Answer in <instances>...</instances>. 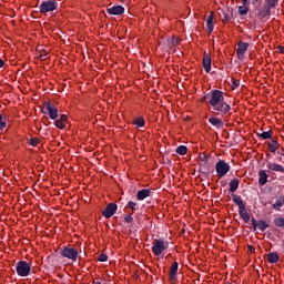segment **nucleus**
Masks as SVG:
<instances>
[{"instance_id":"obj_14","label":"nucleus","mask_w":284,"mask_h":284,"mask_svg":"<svg viewBox=\"0 0 284 284\" xmlns=\"http://www.w3.org/2000/svg\"><path fill=\"white\" fill-rule=\"evenodd\" d=\"M202 63H203V68H204L205 72L210 73V71L212 70V58L210 57V54L207 52H204Z\"/></svg>"},{"instance_id":"obj_19","label":"nucleus","mask_w":284,"mask_h":284,"mask_svg":"<svg viewBox=\"0 0 284 284\" xmlns=\"http://www.w3.org/2000/svg\"><path fill=\"white\" fill-rule=\"evenodd\" d=\"M267 183V171H258V185L263 187Z\"/></svg>"},{"instance_id":"obj_51","label":"nucleus","mask_w":284,"mask_h":284,"mask_svg":"<svg viewBox=\"0 0 284 284\" xmlns=\"http://www.w3.org/2000/svg\"><path fill=\"white\" fill-rule=\"evenodd\" d=\"M114 219V221H119V217H113Z\"/></svg>"},{"instance_id":"obj_6","label":"nucleus","mask_w":284,"mask_h":284,"mask_svg":"<svg viewBox=\"0 0 284 284\" xmlns=\"http://www.w3.org/2000/svg\"><path fill=\"white\" fill-rule=\"evenodd\" d=\"M16 271H17L18 276L26 277V276L30 275L31 267L28 262L20 261V262H18V264L16 266Z\"/></svg>"},{"instance_id":"obj_12","label":"nucleus","mask_w":284,"mask_h":284,"mask_svg":"<svg viewBox=\"0 0 284 284\" xmlns=\"http://www.w3.org/2000/svg\"><path fill=\"white\" fill-rule=\"evenodd\" d=\"M232 201L235 203V205H237L240 210V214H247V212L245 211V203H243V200L241 199V196L233 194Z\"/></svg>"},{"instance_id":"obj_29","label":"nucleus","mask_w":284,"mask_h":284,"mask_svg":"<svg viewBox=\"0 0 284 284\" xmlns=\"http://www.w3.org/2000/svg\"><path fill=\"white\" fill-rule=\"evenodd\" d=\"M132 221H134V219L132 215L128 214L121 217L120 224L125 225V223H132Z\"/></svg>"},{"instance_id":"obj_35","label":"nucleus","mask_w":284,"mask_h":284,"mask_svg":"<svg viewBox=\"0 0 284 284\" xmlns=\"http://www.w3.org/2000/svg\"><path fill=\"white\" fill-rule=\"evenodd\" d=\"M6 125H8L6 118L0 114V130H6Z\"/></svg>"},{"instance_id":"obj_4","label":"nucleus","mask_w":284,"mask_h":284,"mask_svg":"<svg viewBox=\"0 0 284 284\" xmlns=\"http://www.w3.org/2000/svg\"><path fill=\"white\" fill-rule=\"evenodd\" d=\"M59 8V2L57 0L42 1L39 9L41 14H47V12H54Z\"/></svg>"},{"instance_id":"obj_34","label":"nucleus","mask_w":284,"mask_h":284,"mask_svg":"<svg viewBox=\"0 0 284 284\" xmlns=\"http://www.w3.org/2000/svg\"><path fill=\"white\" fill-rule=\"evenodd\" d=\"M39 143H41V139H39V138H31L29 140V145H32L33 148H37V145H39Z\"/></svg>"},{"instance_id":"obj_44","label":"nucleus","mask_w":284,"mask_h":284,"mask_svg":"<svg viewBox=\"0 0 284 284\" xmlns=\"http://www.w3.org/2000/svg\"><path fill=\"white\" fill-rule=\"evenodd\" d=\"M3 65H6V61H3V59L0 58V69L3 68Z\"/></svg>"},{"instance_id":"obj_40","label":"nucleus","mask_w":284,"mask_h":284,"mask_svg":"<svg viewBox=\"0 0 284 284\" xmlns=\"http://www.w3.org/2000/svg\"><path fill=\"white\" fill-rule=\"evenodd\" d=\"M200 161H202V163H207V155L205 153L200 154Z\"/></svg>"},{"instance_id":"obj_16","label":"nucleus","mask_w":284,"mask_h":284,"mask_svg":"<svg viewBox=\"0 0 284 284\" xmlns=\"http://www.w3.org/2000/svg\"><path fill=\"white\" fill-rule=\"evenodd\" d=\"M116 210H119L116 203H109L102 211V214H116Z\"/></svg>"},{"instance_id":"obj_26","label":"nucleus","mask_w":284,"mask_h":284,"mask_svg":"<svg viewBox=\"0 0 284 284\" xmlns=\"http://www.w3.org/2000/svg\"><path fill=\"white\" fill-rule=\"evenodd\" d=\"M180 41L176 37H172L168 39V45L169 48H176L179 45Z\"/></svg>"},{"instance_id":"obj_47","label":"nucleus","mask_w":284,"mask_h":284,"mask_svg":"<svg viewBox=\"0 0 284 284\" xmlns=\"http://www.w3.org/2000/svg\"><path fill=\"white\" fill-rule=\"evenodd\" d=\"M281 54H284V47H280Z\"/></svg>"},{"instance_id":"obj_9","label":"nucleus","mask_w":284,"mask_h":284,"mask_svg":"<svg viewBox=\"0 0 284 284\" xmlns=\"http://www.w3.org/2000/svg\"><path fill=\"white\" fill-rule=\"evenodd\" d=\"M250 48V43L240 41L237 43V49H236V57L240 59V61H243L245 59V53L247 52V49Z\"/></svg>"},{"instance_id":"obj_31","label":"nucleus","mask_w":284,"mask_h":284,"mask_svg":"<svg viewBox=\"0 0 284 284\" xmlns=\"http://www.w3.org/2000/svg\"><path fill=\"white\" fill-rule=\"evenodd\" d=\"M274 225L276 227H284V217L283 216L275 217Z\"/></svg>"},{"instance_id":"obj_28","label":"nucleus","mask_w":284,"mask_h":284,"mask_svg":"<svg viewBox=\"0 0 284 284\" xmlns=\"http://www.w3.org/2000/svg\"><path fill=\"white\" fill-rule=\"evenodd\" d=\"M126 207L129 210H132V212H136L139 210V203H136L134 201H129L126 204Z\"/></svg>"},{"instance_id":"obj_15","label":"nucleus","mask_w":284,"mask_h":284,"mask_svg":"<svg viewBox=\"0 0 284 284\" xmlns=\"http://www.w3.org/2000/svg\"><path fill=\"white\" fill-rule=\"evenodd\" d=\"M178 275H179V262H174L170 268L171 283H174L176 281Z\"/></svg>"},{"instance_id":"obj_42","label":"nucleus","mask_w":284,"mask_h":284,"mask_svg":"<svg viewBox=\"0 0 284 284\" xmlns=\"http://www.w3.org/2000/svg\"><path fill=\"white\" fill-rule=\"evenodd\" d=\"M247 250L251 254H254L256 252V248L253 245H247Z\"/></svg>"},{"instance_id":"obj_25","label":"nucleus","mask_w":284,"mask_h":284,"mask_svg":"<svg viewBox=\"0 0 284 284\" xmlns=\"http://www.w3.org/2000/svg\"><path fill=\"white\" fill-rule=\"evenodd\" d=\"M232 19V13L230 12V9L222 10V21L223 23H227Z\"/></svg>"},{"instance_id":"obj_45","label":"nucleus","mask_w":284,"mask_h":284,"mask_svg":"<svg viewBox=\"0 0 284 284\" xmlns=\"http://www.w3.org/2000/svg\"><path fill=\"white\" fill-rule=\"evenodd\" d=\"M207 99L210 100V94L204 95V97L202 98V102H203V101H207Z\"/></svg>"},{"instance_id":"obj_38","label":"nucleus","mask_w":284,"mask_h":284,"mask_svg":"<svg viewBox=\"0 0 284 284\" xmlns=\"http://www.w3.org/2000/svg\"><path fill=\"white\" fill-rule=\"evenodd\" d=\"M98 261H100V263H105V261H108V255L104 253L100 254Z\"/></svg>"},{"instance_id":"obj_36","label":"nucleus","mask_w":284,"mask_h":284,"mask_svg":"<svg viewBox=\"0 0 284 284\" xmlns=\"http://www.w3.org/2000/svg\"><path fill=\"white\" fill-rule=\"evenodd\" d=\"M231 81H232V84H231L232 90H236V88H239V85H241V81H239L234 78Z\"/></svg>"},{"instance_id":"obj_2","label":"nucleus","mask_w":284,"mask_h":284,"mask_svg":"<svg viewBox=\"0 0 284 284\" xmlns=\"http://www.w3.org/2000/svg\"><path fill=\"white\" fill-rule=\"evenodd\" d=\"M278 6V0H264L263 6H256L253 10V14L260 19H265L272 14V9Z\"/></svg>"},{"instance_id":"obj_18","label":"nucleus","mask_w":284,"mask_h":284,"mask_svg":"<svg viewBox=\"0 0 284 284\" xmlns=\"http://www.w3.org/2000/svg\"><path fill=\"white\" fill-rule=\"evenodd\" d=\"M206 29L209 34H212V32H214V16L212 13L206 19Z\"/></svg>"},{"instance_id":"obj_17","label":"nucleus","mask_w":284,"mask_h":284,"mask_svg":"<svg viewBox=\"0 0 284 284\" xmlns=\"http://www.w3.org/2000/svg\"><path fill=\"white\" fill-rule=\"evenodd\" d=\"M267 148H268V152L274 154L276 153V150L281 148V143H278V140H271L270 142H267Z\"/></svg>"},{"instance_id":"obj_10","label":"nucleus","mask_w":284,"mask_h":284,"mask_svg":"<svg viewBox=\"0 0 284 284\" xmlns=\"http://www.w3.org/2000/svg\"><path fill=\"white\" fill-rule=\"evenodd\" d=\"M165 250V241L163 240H155L152 246V252L155 256H161L163 251Z\"/></svg>"},{"instance_id":"obj_3","label":"nucleus","mask_w":284,"mask_h":284,"mask_svg":"<svg viewBox=\"0 0 284 284\" xmlns=\"http://www.w3.org/2000/svg\"><path fill=\"white\" fill-rule=\"evenodd\" d=\"M60 254L63 258H69V261H73V263L79 258V251L72 247V245L62 246Z\"/></svg>"},{"instance_id":"obj_41","label":"nucleus","mask_w":284,"mask_h":284,"mask_svg":"<svg viewBox=\"0 0 284 284\" xmlns=\"http://www.w3.org/2000/svg\"><path fill=\"white\" fill-rule=\"evenodd\" d=\"M58 120H60L62 123H65L68 121V115L62 114V115H60V119H58Z\"/></svg>"},{"instance_id":"obj_11","label":"nucleus","mask_w":284,"mask_h":284,"mask_svg":"<svg viewBox=\"0 0 284 284\" xmlns=\"http://www.w3.org/2000/svg\"><path fill=\"white\" fill-rule=\"evenodd\" d=\"M108 14H113L114 17H121V14H123V12H125V8H123V6H113L111 8L106 9Z\"/></svg>"},{"instance_id":"obj_49","label":"nucleus","mask_w":284,"mask_h":284,"mask_svg":"<svg viewBox=\"0 0 284 284\" xmlns=\"http://www.w3.org/2000/svg\"><path fill=\"white\" fill-rule=\"evenodd\" d=\"M243 6H247L248 1L247 0H242Z\"/></svg>"},{"instance_id":"obj_32","label":"nucleus","mask_w":284,"mask_h":284,"mask_svg":"<svg viewBox=\"0 0 284 284\" xmlns=\"http://www.w3.org/2000/svg\"><path fill=\"white\" fill-rule=\"evenodd\" d=\"M240 219H242V221H244V223L247 225H252V217L250 214H240Z\"/></svg>"},{"instance_id":"obj_33","label":"nucleus","mask_w":284,"mask_h":284,"mask_svg":"<svg viewBox=\"0 0 284 284\" xmlns=\"http://www.w3.org/2000/svg\"><path fill=\"white\" fill-rule=\"evenodd\" d=\"M239 12L242 17H245V14L250 12V8H247L246 4H243L242 7H239Z\"/></svg>"},{"instance_id":"obj_39","label":"nucleus","mask_w":284,"mask_h":284,"mask_svg":"<svg viewBox=\"0 0 284 284\" xmlns=\"http://www.w3.org/2000/svg\"><path fill=\"white\" fill-rule=\"evenodd\" d=\"M39 58L41 61H45L48 59V52L45 51L40 52Z\"/></svg>"},{"instance_id":"obj_8","label":"nucleus","mask_w":284,"mask_h":284,"mask_svg":"<svg viewBox=\"0 0 284 284\" xmlns=\"http://www.w3.org/2000/svg\"><path fill=\"white\" fill-rule=\"evenodd\" d=\"M251 225H252L254 232H256L257 230H260V232H265V230L267 227H270V224L266 221H264V220L256 221V219L254 216H252Z\"/></svg>"},{"instance_id":"obj_24","label":"nucleus","mask_w":284,"mask_h":284,"mask_svg":"<svg viewBox=\"0 0 284 284\" xmlns=\"http://www.w3.org/2000/svg\"><path fill=\"white\" fill-rule=\"evenodd\" d=\"M278 253H276V252H272V253H270L268 255H267V261H268V263H271V264H274V263H278Z\"/></svg>"},{"instance_id":"obj_52","label":"nucleus","mask_w":284,"mask_h":284,"mask_svg":"<svg viewBox=\"0 0 284 284\" xmlns=\"http://www.w3.org/2000/svg\"><path fill=\"white\" fill-rule=\"evenodd\" d=\"M268 159L272 156L271 154H267Z\"/></svg>"},{"instance_id":"obj_7","label":"nucleus","mask_w":284,"mask_h":284,"mask_svg":"<svg viewBox=\"0 0 284 284\" xmlns=\"http://www.w3.org/2000/svg\"><path fill=\"white\" fill-rule=\"evenodd\" d=\"M44 110L48 112L49 119L52 121H57V119H59V109H57V106L51 102H47L44 104Z\"/></svg>"},{"instance_id":"obj_22","label":"nucleus","mask_w":284,"mask_h":284,"mask_svg":"<svg viewBox=\"0 0 284 284\" xmlns=\"http://www.w3.org/2000/svg\"><path fill=\"white\" fill-rule=\"evenodd\" d=\"M257 136L260 139H263V141H267V139H272V136H274V131H264L262 133H258Z\"/></svg>"},{"instance_id":"obj_23","label":"nucleus","mask_w":284,"mask_h":284,"mask_svg":"<svg viewBox=\"0 0 284 284\" xmlns=\"http://www.w3.org/2000/svg\"><path fill=\"white\" fill-rule=\"evenodd\" d=\"M284 205V196H278L276 199V202L273 204L274 210L277 212H281V207Z\"/></svg>"},{"instance_id":"obj_48","label":"nucleus","mask_w":284,"mask_h":284,"mask_svg":"<svg viewBox=\"0 0 284 284\" xmlns=\"http://www.w3.org/2000/svg\"><path fill=\"white\" fill-rule=\"evenodd\" d=\"M105 219H112V214H104Z\"/></svg>"},{"instance_id":"obj_21","label":"nucleus","mask_w":284,"mask_h":284,"mask_svg":"<svg viewBox=\"0 0 284 284\" xmlns=\"http://www.w3.org/2000/svg\"><path fill=\"white\" fill-rule=\"evenodd\" d=\"M209 123H211V125H214V128H217V129L223 128V120L219 118H210Z\"/></svg>"},{"instance_id":"obj_13","label":"nucleus","mask_w":284,"mask_h":284,"mask_svg":"<svg viewBox=\"0 0 284 284\" xmlns=\"http://www.w3.org/2000/svg\"><path fill=\"white\" fill-rule=\"evenodd\" d=\"M149 196H152V189H142L136 192L138 201H145Z\"/></svg>"},{"instance_id":"obj_43","label":"nucleus","mask_w":284,"mask_h":284,"mask_svg":"<svg viewBox=\"0 0 284 284\" xmlns=\"http://www.w3.org/2000/svg\"><path fill=\"white\" fill-rule=\"evenodd\" d=\"M261 1H263V0H250V2H251L253 6H256V3H261Z\"/></svg>"},{"instance_id":"obj_1","label":"nucleus","mask_w":284,"mask_h":284,"mask_svg":"<svg viewBox=\"0 0 284 284\" xmlns=\"http://www.w3.org/2000/svg\"><path fill=\"white\" fill-rule=\"evenodd\" d=\"M207 103L211 106V112H219L221 116L230 114L232 106L225 102V95L221 90H212Z\"/></svg>"},{"instance_id":"obj_30","label":"nucleus","mask_w":284,"mask_h":284,"mask_svg":"<svg viewBox=\"0 0 284 284\" xmlns=\"http://www.w3.org/2000/svg\"><path fill=\"white\" fill-rule=\"evenodd\" d=\"M178 154H180L181 156H185V154H187V146L185 145H180L176 148L175 151Z\"/></svg>"},{"instance_id":"obj_50","label":"nucleus","mask_w":284,"mask_h":284,"mask_svg":"<svg viewBox=\"0 0 284 284\" xmlns=\"http://www.w3.org/2000/svg\"><path fill=\"white\" fill-rule=\"evenodd\" d=\"M221 185H222V187H225L226 183L222 181Z\"/></svg>"},{"instance_id":"obj_5","label":"nucleus","mask_w":284,"mask_h":284,"mask_svg":"<svg viewBox=\"0 0 284 284\" xmlns=\"http://www.w3.org/2000/svg\"><path fill=\"white\" fill-rule=\"evenodd\" d=\"M231 166L224 160H220L215 164V172L220 179H223L230 172Z\"/></svg>"},{"instance_id":"obj_27","label":"nucleus","mask_w":284,"mask_h":284,"mask_svg":"<svg viewBox=\"0 0 284 284\" xmlns=\"http://www.w3.org/2000/svg\"><path fill=\"white\" fill-rule=\"evenodd\" d=\"M133 125H136V128H143V125H145V119H143V116L135 118L133 120Z\"/></svg>"},{"instance_id":"obj_46","label":"nucleus","mask_w":284,"mask_h":284,"mask_svg":"<svg viewBox=\"0 0 284 284\" xmlns=\"http://www.w3.org/2000/svg\"><path fill=\"white\" fill-rule=\"evenodd\" d=\"M277 154H281L282 156H284V148H282L281 150L277 151Z\"/></svg>"},{"instance_id":"obj_20","label":"nucleus","mask_w":284,"mask_h":284,"mask_svg":"<svg viewBox=\"0 0 284 284\" xmlns=\"http://www.w3.org/2000/svg\"><path fill=\"white\" fill-rule=\"evenodd\" d=\"M241 183V180H239L237 178L233 179L230 181L229 185V192H236L239 190V185Z\"/></svg>"},{"instance_id":"obj_37","label":"nucleus","mask_w":284,"mask_h":284,"mask_svg":"<svg viewBox=\"0 0 284 284\" xmlns=\"http://www.w3.org/2000/svg\"><path fill=\"white\" fill-rule=\"evenodd\" d=\"M54 125H55V128H59V130L65 129V123L61 122L60 120H55Z\"/></svg>"}]
</instances>
